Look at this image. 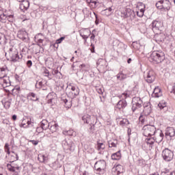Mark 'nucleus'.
<instances>
[{"mask_svg": "<svg viewBox=\"0 0 175 175\" xmlns=\"http://www.w3.org/2000/svg\"><path fill=\"white\" fill-rule=\"evenodd\" d=\"M148 59L153 64H161L162 61L165 60V53L161 51H154L150 54Z\"/></svg>", "mask_w": 175, "mask_h": 175, "instance_id": "nucleus-1", "label": "nucleus"}, {"mask_svg": "<svg viewBox=\"0 0 175 175\" xmlns=\"http://www.w3.org/2000/svg\"><path fill=\"white\" fill-rule=\"evenodd\" d=\"M142 133L146 137H151V136L158 133V130H157L154 125L146 124L142 128Z\"/></svg>", "mask_w": 175, "mask_h": 175, "instance_id": "nucleus-2", "label": "nucleus"}, {"mask_svg": "<svg viewBox=\"0 0 175 175\" xmlns=\"http://www.w3.org/2000/svg\"><path fill=\"white\" fill-rule=\"evenodd\" d=\"M162 157L165 162H170L174 157V153L169 148H165L162 151Z\"/></svg>", "mask_w": 175, "mask_h": 175, "instance_id": "nucleus-3", "label": "nucleus"}, {"mask_svg": "<svg viewBox=\"0 0 175 175\" xmlns=\"http://www.w3.org/2000/svg\"><path fill=\"white\" fill-rule=\"evenodd\" d=\"M8 53L10 55V58L8 59V61H12V62H17V61H19L20 56L18 55V52L16 51V49H14L13 48H10L8 50Z\"/></svg>", "mask_w": 175, "mask_h": 175, "instance_id": "nucleus-4", "label": "nucleus"}, {"mask_svg": "<svg viewBox=\"0 0 175 175\" xmlns=\"http://www.w3.org/2000/svg\"><path fill=\"white\" fill-rule=\"evenodd\" d=\"M62 147L65 151H73L75 150V144L70 139H64L62 142Z\"/></svg>", "mask_w": 175, "mask_h": 175, "instance_id": "nucleus-5", "label": "nucleus"}, {"mask_svg": "<svg viewBox=\"0 0 175 175\" xmlns=\"http://www.w3.org/2000/svg\"><path fill=\"white\" fill-rule=\"evenodd\" d=\"M132 110L133 112L136 111L137 109H140L143 106V100L140 97H134L132 100Z\"/></svg>", "mask_w": 175, "mask_h": 175, "instance_id": "nucleus-6", "label": "nucleus"}, {"mask_svg": "<svg viewBox=\"0 0 175 175\" xmlns=\"http://www.w3.org/2000/svg\"><path fill=\"white\" fill-rule=\"evenodd\" d=\"M96 118L94 116H91L88 114H85L82 116V121H83L84 124H90V125H93V126H95V120Z\"/></svg>", "mask_w": 175, "mask_h": 175, "instance_id": "nucleus-7", "label": "nucleus"}, {"mask_svg": "<svg viewBox=\"0 0 175 175\" xmlns=\"http://www.w3.org/2000/svg\"><path fill=\"white\" fill-rule=\"evenodd\" d=\"M145 80L149 84L154 83L155 81V72L152 70L148 71L145 75Z\"/></svg>", "mask_w": 175, "mask_h": 175, "instance_id": "nucleus-8", "label": "nucleus"}, {"mask_svg": "<svg viewBox=\"0 0 175 175\" xmlns=\"http://www.w3.org/2000/svg\"><path fill=\"white\" fill-rule=\"evenodd\" d=\"M135 12L129 8L126 9V10L122 12L121 17L123 18H129L130 20H133L135 17Z\"/></svg>", "mask_w": 175, "mask_h": 175, "instance_id": "nucleus-9", "label": "nucleus"}, {"mask_svg": "<svg viewBox=\"0 0 175 175\" xmlns=\"http://www.w3.org/2000/svg\"><path fill=\"white\" fill-rule=\"evenodd\" d=\"M70 90L68 94V96L71 99H75L80 94V89L77 86H71Z\"/></svg>", "mask_w": 175, "mask_h": 175, "instance_id": "nucleus-10", "label": "nucleus"}, {"mask_svg": "<svg viewBox=\"0 0 175 175\" xmlns=\"http://www.w3.org/2000/svg\"><path fill=\"white\" fill-rule=\"evenodd\" d=\"M94 169L97 172H102L106 169V161L105 160H100L96 161L94 164Z\"/></svg>", "mask_w": 175, "mask_h": 175, "instance_id": "nucleus-11", "label": "nucleus"}, {"mask_svg": "<svg viewBox=\"0 0 175 175\" xmlns=\"http://www.w3.org/2000/svg\"><path fill=\"white\" fill-rule=\"evenodd\" d=\"M17 36L19 39L23 40V42L28 41V33H27L25 30H19L18 31Z\"/></svg>", "mask_w": 175, "mask_h": 175, "instance_id": "nucleus-12", "label": "nucleus"}, {"mask_svg": "<svg viewBox=\"0 0 175 175\" xmlns=\"http://www.w3.org/2000/svg\"><path fill=\"white\" fill-rule=\"evenodd\" d=\"M151 25L153 32H157V31H161V29L163 27L162 23L158 21H153Z\"/></svg>", "mask_w": 175, "mask_h": 175, "instance_id": "nucleus-13", "label": "nucleus"}, {"mask_svg": "<svg viewBox=\"0 0 175 175\" xmlns=\"http://www.w3.org/2000/svg\"><path fill=\"white\" fill-rule=\"evenodd\" d=\"M172 8V3L169 0H163L161 12H169Z\"/></svg>", "mask_w": 175, "mask_h": 175, "instance_id": "nucleus-14", "label": "nucleus"}, {"mask_svg": "<svg viewBox=\"0 0 175 175\" xmlns=\"http://www.w3.org/2000/svg\"><path fill=\"white\" fill-rule=\"evenodd\" d=\"M144 106V113L146 116H150L152 111V107H151V103H146L143 105Z\"/></svg>", "mask_w": 175, "mask_h": 175, "instance_id": "nucleus-15", "label": "nucleus"}, {"mask_svg": "<svg viewBox=\"0 0 175 175\" xmlns=\"http://www.w3.org/2000/svg\"><path fill=\"white\" fill-rule=\"evenodd\" d=\"M18 2H21L20 4V9L22 10V12H24L25 10H28L29 8V1H24V0H17Z\"/></svg>", "mask_w": 175, "mask_h": 175, "instance_id": "nucleus-16", "label": "nucleus"}, {"mask_svg": "<svg viewBox=\"0 0 175 175\" xmlns=\"http://www.w3.org/2000/svg\"><path fill=\"white\" fill-rule=\"evenodd\" d=\"M126 106H128L126 100H125V99H122L118 102L115 107L116 109H118V110H124Z\"/></svg>", "mask_w": 175, "mask_h": 175, "instance_id": "nucleus-17", "label": "nucleus"}, {"mask_svg": "<svg viewBox=\"0 0 175 175\" xmlns=\"http://www.w3.org/2000/svg\"><path fill=\"white\" fill-rule=\"evenodd\" d=\"M175 130L173 127H168L165 131V137H174Z\"/></svg>", "mask_w": 175, "mask_h": 175, "instance_id": "nucleus-18", "label": "nucleus"}, {"mask_svg": "<svg viewBox=\"0 0 175 175\" xmlns=\"http://www.w3.org/2000/svg\"><path fill=\"white\" fill-rule=\"evenodd\" d=\"M152 98H159L162 96V90L159 87H157L154 89V91L152 94Z\"/></svg>", "mask_w": 175, "mask_h": 175, "instance_id": "nucleus-19", "label": "nucleus"}, {"mask_svg": "<svg viewBox=\"0 0 175 175\" xmlns=\"http://www.w3.org/2000/svg\"><path fill=\"white\" fill-rule=\"evenodd\" d=\"M3 82V87L4 88H6L7 87H10V79H9V77L4 75L2 79Z\"/></svg>", "mask_w": 175, "mask_h": 175, "instance_id": "nucleus-20", "label": "nucleus"}, {"mask_svg": "<svg viewBox=\"0 0 175 175\" xmlns=\"http://www.w3.org/2000/svg\"><path fill=\"white\" fill-rule=\"evenodd\" d=\"M117 79L119 80V81H124L126 79H128L129 76L127 75V74L124 73V71H120L117 75H116Z\"/></svg>", "mask_w": 175, "mask_h": 175, "instance_id": "nucleus-21", "label": "nucleus"}, {"mask_svg": "<svg viewBox=\"0 0 175 175\" xmlns=\"http://www.w3.org/2000/svg\"><path fill=\"white\" fill-rule=\"evenodd\" d=\"M8 19V13L3 11V10H0V21L1 23H6Z\"/></svg>", "mask_w": 175, "mask_h": 175, "instance_id": "nucleus-22", "label": "nucleus"}, {"mask_svg": "<svg viewBox=\"0 0 175 175\" xmlns=\"http://www.w3.org/2000/svg\"><path fill=\"white\" fill-rule=\"evenodd\" d=\"M157 132H159V135L154 137V142L156 143H161L163 140L164 135L162 131L157 130Z\"/></svg>", "mask_w": 175, "mask_h": 175, "instance_id": "nucleus-23", "label": "nucleus"}, {"mask_svg": "<svg viewBox=\"0 0 175 175\" xmlns=\"http://www.w3.org/2000/svg\"><path fill=\"white\" fill-rule=\"evenodd\" d=\"M27 98L33 102H38V100H39V97L38 96V95H36V94L33 92L29 93L27 94Z\"/></svg>", "mask_w": 175, "mask_h": 175, "instance_id": "nucleus-24", "label": "nucleus"}, {"mask_svg": "<svg viewBox=\"0 0 175 175\" xmlns=\"http://www.w3.org/2000/svg\"><path fill=\"white\" fill-rule=\"evenodd\" d=\"M40 126L44 131H47L50 126V123L46 120H42L40 122Z\"/></svg>", "mask_w": 175, "mask_h": 175, "instance_id": "nucleus-25", "label": "nucleus"}, {"mask_svg": "<svg viewBox=\"0 0 175 175\" xmlns=\"http://www.w3.org/2000/svg\"><path fill=\"white\" fill-rule=\"evenodd\" d=\"M85 33H91V31L88 29H83L80 32V36H81V38H83L84 40L90 38V34L87 35Z\"/></svg>", "mask_w": 175, "mask_h": 175, "instance_id": "nucleus-26", "label": "nucleus"}, {"mask_svg": "<svg viewBox=\"0 0 175 175\" xmlns=\"http://www.w3.org/2000/svg\"><path fill=\"white\" fill-rule=\"evenodd\" d=\"M111 159L113 161H119V159H121V150H118V152L113 153L111 155Z\"/></svg>", "mask_w": 175, "mask_h": 175, "instance_id": "nucleus-27", "label": "nucleus"}, {"mask_svg": "<svg viewBox=\"0 0 175 175\" xmlns=\"http://www.w3.org/2000/svg\"><path fill=\"white\" fill-rule=\"evenodd\" d=\"M7 168L9 170V172H12L13 173H14V172H16V170H20V167L18 166H13V165L12 164H7Z\"/></svg>", "mask_w": 175, "mask_h": 175, "instance_id": "nucleus-28", "label": "nucleus"}, {"mask_svg": "<svg viewBox=\"0 0 175 175\" xmlns=\"http://www.w3.org/2000/svg\"><path fill=\"white\" fill-rule=\"evenodd\" d=\"M158 107L160 109V110H167V107L166 106V102L164 100L161 101L158 104Z\"/></svg>", "mask_w": 175, "mask_h": 175, "instance_id": "nucleus-29", "label": "nucleus"}, {"mask_svg": "<svg viewBox=\"0 0 175 175\" xmlns=\"http://www.w3.org/2000/svg\"><path fill=\"white\" fill-rule=\"evenodd\" d=\"M38 159L39 162H41L43 163L44 162H47L49 158L47 157L44 156V154H38Z\"/></svg>", "mask_w": 175, "mask_h": 175, "instance_id": "nucleus-30", "label": "nucleus"}, {"mask_svg": "<svg viewBox=\"0 0 175 175\" xmlns=\"http://www.w3.org/2000/svg\"><path fill=\"white\" fill-rule=\"evenodd\" d=\"M51 137L54 142H59V133H52Z\"/></svg>", "mask_w": 175, "mask_h": 175, "instance_id": "nucleus-31", "label": "nucleus"}, {"mask_svg": "<svg viewBox=\"0 0 175 175\" xmlns=\"http://www.w3.org/2000/svg\"><path fill=\"white\" fill-rule=\"evenodd\" d=\"M118 143V142L117 141V139L110 140L108 142V146L109 148H111L113 147H117Z\"/></svg>", "mask_w": 175, "mask_h": 175, "instance_id": "nucleus-32", "label": "nucleus"}, {"mask_svg": "<svg viewBox=\"0 0 175 175\" xmlns=\"http://www.w3.org/2000/svg\"><path fill=\"white\" fill-rule=\"evenodd\" d=\"M142 147L144 150L150 151L152 148V145L148 144V142H146V141H145L142 145Z\"/></svg>", "mask_w": 175, "mask_h": 175, "instance_id": "nucleus-33", "label": "nucleus"}, {"mask_svg": "<svg viewBox=\"0 0 175 175\" xmlns=\"http://www.w3.org/2000/svg\"><path fill=\"white\" fill-rule=\"evenodd\" d=\"M12 154L10 157V162L11 163H13V162L16 161H18V154H17V153H14V152H12Z\"/></svg>", "mask_w": 175, "mask_h": 175, "instance_id": "nucleus-34", "label": "nucleus"}, {"mask_svg": "<svg viewBox=\"0 0 175 175\" xmlns=\"http://www.w3.org/2000/svg\"><path fill=\"white\" fill-rule=\"evenodd\" d=\"M115 170L117 172V174H121V173L124 172V167L121 165H116Z\"/></svg>", "mask_w": 175, "mask_h": 175, "instance_id": "nucleus-35", "label": "nucleus"}, {"mask_svg": "<svg viewBox=\"0 0 175 175\" xmlns=\"http://www.w3.org/2000/svg\"><path fill=\"white\" fill-rule=\"evenodd\" d=\"M106 148V145L102 142H97V150L98 151H102V150H105Z\"/></svg>", "mask_w": 175, "mask_h": 175, "instance_id": "nucleus-36", "label": "nucleus"}, {"mask_svg": "<svg viewBox=\"0 0 175 175\" xmlns=\"http://www.w3.org/2000/svg\"><path fill=\"white\" fill-rule=\"evenodd\" d=\"M161 175H175V171H170V170H165L161 172Z\"/></svg>", "mask_w": 175, "mask_h": 175, "instance_id": "nucleus-37", "label": "nucleus"}, {"mask_svg": "<svg viewBox=\"0 0 175 175\" xmlns=\"http://www.w3.org/2000/svg\"><path fill=\"white\" fill-rule=\"evenodd\" d=\"M51 132L52 133H57V130L58 129V124H54L53 125H51L49 128Z\"/></svg>", "mask_w": 175, "mask_h": 175, "instance_id": "nucleus-38", "label": "nucleus"}, {"mask_svg": "<svg viewBox=\"0 0 175 175\" xmlns=\"http://www.w3.org/2000/svg\"><path fill=\"white\" fill-rule=\"evenodd\" d=\"M145 142H148L152 146H154V143L155 142V137H150V138H146L145 139Z\"/></svg>", "mask_w": 175, "mask_h": 175, "instance_id": "nucleus-39", "label": "nucleus"}, {"mask_svg": "<svg viewBox=\"0 0 175 175\" xmlns=\"http://www.w3.org/2000/svg\"><path fill=\"white\" fill-rule=\"evenodd\" d=\"M6 42V36L5 34L0 33V44H3Z\"/></svg>", "mask_w": 175, "mask_h": 175, "instance_id": "nucleus-40", "label": "nucleus"}, {"mask_svg": "<svg viewBox=\"0 0 175 175\" xmlns=\"http://www.w3.org/2000/svg\"><path fill=\"white\" fill-rule=\"evenodd\" d=\"M163 2V0H160L157 3H156V8L159 9V10L162 11V3Z\"/></svg>", "mask_w": 175, "mask_h": 175, "instance_id": "nucleus-41", "label": "nucleus"}, {"mask_svg": "<svg viewBox=\"0 0 175 175\" xmlns=\"http://www.w3.org/2000/svg\"><path fill=\"white\" fill-rule=\"evenodd\" d=\"M7 20L10 22V23H13V21H14V15L13 14H7Z\"/></svg>", "mask_w": 175, "mask_h": 175, "instance_id": "nucleus-42", "label": "nucleus"}, {"mask_svg": "<svg viewBox=\"0 0 175 175\" xmlns=\"http://www.w3.org/2000/svg\"><path fill=\"white\" fill-rule=\"evenodd\" d=\"M62 101L64 102V103H65V105L66 106V107H69L70 106H72V103H70V101L69 102L66 98H62Z\"/></svg>", "mask_w": 175, "mask_h": 175, "instance_id": "nucleus-43", "label": "nucleus"}, {"mask_svg": "<svg viewBox=\"0 0 175 175\" xmlns=\"http://www.w3.org/2000/svg\"><path fill=\"white\" fill-rule=\"evenodd\" d=\"M46 99H48L47 103L49 104L53 103V100H54V98L51 97V94L47 95Z\"/></svg>", "mask_w": 175, "mask_h": 175, "instance_id": "nucleus-44", "label": "nucleus"}, {"mask_svg": "<svg viewBox=\"0 0 175 175\" xmlns=\"http://www.w3.org/2000/svg\"><path fill=\"white\" fill-rule=\"evenodd\" d=\"M65 135H68V136H75L76 135V133H75L73 130H69L66 131Z\"/></svg>", "mask_w": 175, "mask_h": 175, "instance_id": "nucleus-45", "label": "nucleus"}, {"mask_svg": "<svg viewBox=\"0 0 175 175\" xmlns=\"http://www.w3.org/2000/svg\"><path fill=\"white\" fill-rule=\"evenodd\" d=\"M104 12L107 13V16H110V14H111V13H113V9H111V7H109V8L104 10Z\"/></svg>", "mask_w": 175, "mask_h": 175, "instance_id": "nucleus-46", "label": "nucleus"}, {"mask_svg": "<svg viewBox=\"0 0 175 175\" xmlns=\"http://www.w3.org/2000/svg\"><path fill=\"white\" fill-rule=\"evenodd\" d=\"M43 85V82L42 81H37L36 83V88L40 89Z\"/></svg>", "mask_w": 175, "mask_h": 175, "instance_id": "nucleus-47", "label": "nucleus"}, {"mask_svg": "<svg viewBox=\"0 0 175 175\" xmlns=\"http://www.w3.org/2000/svg\"><path fill=\"white\" fill-rule=\"evenodd\" d=\"M4 148H5V151L7 152V154H10V149L9 148L8 144H5Z\"/></svg>", "mask_w": 175, "mask_h": 175, "instance_id": "nucleus-48", "label": "nucleus"}, {"mask_svg": "<svg viewBox=\"0 0 175 175\" xmlns=\"http://www.w3.org/2000/svg\"><path fill=\"white\" fill-rule=\"evenodd\" d=\"M12 105V103L10 101H6L4 103V107L5 109H9L10 107V105Z\"/></svg>", "mask_w": 175, "mask_h": 175, "instance_id": "nucleus-49", "label": "nucleus"}, {"mask_svg": "<svg viewBox=\"0 0 175 175\" xmlns=\"http://www.w3.org/2000/svg\"><path fill=\"white\" fill-rule=\"evenodd\" d=\"M105 64V60L100 59L97 62V66H103Z\"/></svg>", "mask_w": 175, "mask_h": 175, "instance_id": "nucleus-50", "label": "nucleus"}, {"mask_svg": "<svg viewBox=\"0 0 175 175\" xmlns=\"http://www.w3.org/2000/svg\"><path fill=\"white\" fill-rule=\"evenodd\" d=\"M65 40V37H61L56 40V44H59L62 43V41Z\"/></svg>", "mask_w": 175, "mask_h": 175, "instance_id": "nucleus-51", "label": "nucleus"}, {"mask_svg": "<svg viewBox=\"0 0 175 175\" xmlns=\"http://www.w3.org/2000/svg\"><path fill=\"white\" fill-rule=\"evenodd\" d=\"M120 125H126V124H129V122H128V120L123 119L122 120L120 121Z\"/></svg>", "mask_w": 175, "mask_h": 175, "instance_id": "nucleus-52", "label": "nucleus"}, {"mask_svg": "<svg viewBox=\"0 0 175 175\" xmlns=\"http://www.w3.org/2000/svg\"><path fill=\"white\" fill-rule=\"evenodd\" d=\"M52 75H57V76H59V79H61L62 74L57 70L52 72Z\"/></svg>", "mask_w": 175, "mask_h": 175, "instance_id": "nucleus-53", "label": "nucleus"}, {"mask_svg": "<svg viewBox=\"0 0 175 175\" xmlns=\"http://www.w3.org/2000/svg\"><path fill=\"white\" fill-rule=\"evenodd\" d=\"M139 122H141V124H144V122L146 121L144 119V116L143 115H141L139 118Z\"/></svg>", "mask_w": 175, "mask_h": 175, "instance_id": "nucleus-54", "label": "nucleus"}, {"mask_svg": "<svg viewBox=\"0 0 175 175\" xmlns=\"http://www.w3.org/2000/svg\"><path fill=\"white\" fill-rule=\"evenodd\" d=\"M29 143H32L33 146H38L39 144V141L38 140H29Z\"/></svg>", "mask_w": 175, "mask_h": 175, "instance_id": "nucleus-55", "label": "nucleus"}, {"mask_svg": "<svg viewBox=\"0 0 175 175\" xmlns=\"http://www.w3.org/2000/svg\"><path fill=\"white\" fill-rule=\"evenodd\" d=\"M43 131H44V130L41 126L37 127V129H36L37 133H42V132H43Z\"/></svg>", "mask_w": 175, "mask_h": 175, "instance_id": "nucleus-56", "label": "nucleus"}, {"mask_svg": "<svg viewBox=\"0 0 175 175\" xmlns=\"http://www.w3.org/2000/svg\"><path fill=\"white\" fill-rule=\"evenodd\" d=\"M95 32V29H94L92 32V36L90 37L91 40H95V33H94Z\"/></svg>", "mask_w": 175, "mask_h": 175, "instance_id": "nucleus-57", "label": "nucleus"}, {"mask_svg": "<svg viewBox=\"0 0 175 175\" xmlns=\"http://www.w3.org/2000/svg\"><path fill=\"white\" fill-rule=\"evenodd\" d=\"M26 64L28 68H31L32 66V61L31 60H28Z\"/></svg>", "mask_w": 175, "mask_h": 175, "instance_id": "nucleus-58", "label": "nucleus"}, {"mask_svg": "<svg viewBox=\"0 0 175 175\" xmlns=\"http://www.w3.org/2000/svg\"><path fill=\"white\" fill-rule=\"evenodd\" d=\"M137 16L138 17H143V16H144V14H143V12H137Z\"/></svg>", "mask_w": 175, "mask_h": 175, "instance_id": "nucleus-59", "label": "nucleus"}, {"mask_svg": "<svg viewBox=\"0 0 175 175\" xmlns=\"http://www.w3.org/2000/svg\"><path fill=\"white\" fill-rule=\"evenodd\" d=\"M122 98H123V99H126V98H128V93H123L122 94Z\"/></svg>", "mask_w": 175, "mask_h": 175, "instance_id": "nucleus-60", "label": "nucleus"}, {"mask_svg": "<svg viewBox=\"0 0 175 175\" xmlns=\"http://www.w3.org/2000/svg\"><path fill=\"white\" fill-rule=\"evenodd\" d=\"M91 47H92V49H90L91 52L92 53H95V46H94L93 44H91Z\"/></svg>", "mask_w": 175, "mask_h": 175, "instance_id": "nucleus-61", "label": "nucleus"}, {"mask_svg": "<svg viewBox=\"0 0 175 175\" xmlns=\"http://www.w3.org/2000/svg\"><path fill=\"white\" fill-rule=\"evenodd\" d=\"M88 2H90V3H94V5H96L97 2L96 0H87Z\"/></svg>", "mask_w": 175, "mask_h": 175, "instance_id": "nucleus-62", "label": "nucleus"}, {"mask_svg": "<svg viewBox=\"0 0 175 175\" xmlns=\"http://www.w3.org/2000/svg\"><path fill=\"white\" fill-rule=\"evenodd\" d=\"M97 92L100 94H103V90H102V89H100V88H98V89H97Z\"/></svg>", "mask_w": 175, "mask_h": 175, "instance_id": "nucleus-63", "label": "nucleus"}, {"mask_svg": "<svg viewBox=\"0 0 175 175\" xmlns=\"http://www.w3.org/2000/svg\"><path fill=\"white\" fill-rule=\"evenodd\" d=\"M12 118L13 121H16L17 120V116L13 115Z\"/></svg>", "mask_w": 175, "mask_h": 175, "instance_id": "nucleus-64", "label": "nucleus"}]
</instances>
